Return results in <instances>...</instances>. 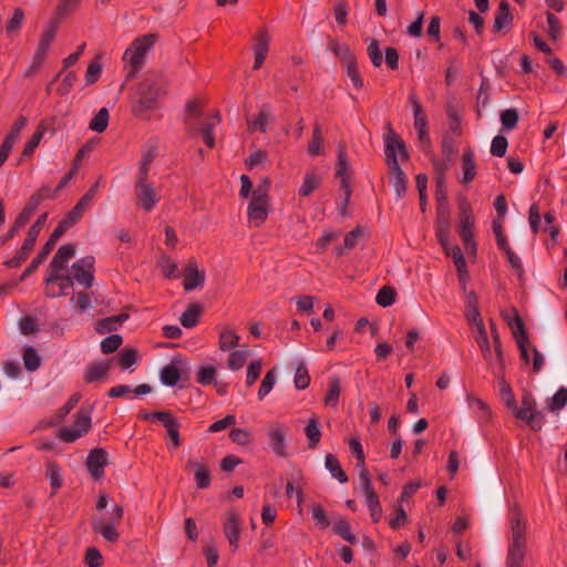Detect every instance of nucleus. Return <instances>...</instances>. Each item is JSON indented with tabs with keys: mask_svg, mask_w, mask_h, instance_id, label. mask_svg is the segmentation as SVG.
I'll return each mask as SVG.
<instances>
[{
	"mask_svg": "<svg viewBox=\"0 0 567 567\" xmlns=\"http://www.w3.org/2000/svg\"><path fill=\"white\" fill-rule=\"evenodd\" d=\"M75 255V248L71 244L62 245L50 262L44 279V295L49 298H58L68 295L73 286L68 271V262Z\"/></svg>",
	"mask_w": 567,
	"mask_h": 567,
	"instance_id": "f257e3e1",
	"label": "nucleus"
},
{
	"mask_svg": "<svg viewBox=\"0 0 567 567\" xmlns=\"http://www.w3.org/2000/svg\"><path fill=\"white\" fill-rule=\"evenodd\" d=\"M166 94V82L159 75L145 78L137 86L132 111L136 116L156 109L157 100Z\"/></svg>",
	"mask_w": 567,
	"mask_h": 567,
	"instance_id": "f03ea898",
	"label": "nucleus"
},
{
	"mask_svg": "<svg viewBox=\"0 0 567 567\" xmlns=\"http://www.w3.org/2000/svg\"><path fill=\"white\" fill-rule=\"evenodd\" d=\"M511 537L506 557V567H520L526 554L527 524L520 512L512 508L509 513Z\"/></svg>",
	"mask_w": 567,
	"mask_h": 567,
	"instance_id": "7ed1b4c3",
	"label": "nucleus"
},
{
	"mask_svg": "<svg viewBox=\"0 0 567 567\" xmlns=\"http://www.w3.org/2000/svg\"><path fill=\"white\" fill-rule=\"evenodd\" d=\"M271 212L269 183L265 181L254 190L247 207V219L251 227H260Z\"/></svg>",
	"mask_w": 567,
	"mask_h": 567,
	"instance_id": "20e7f679",
	"label": "nucleus"
},
{
	"mask_svg": "<svg viewBox=\"0 0 567 567\" xmlns=\"http://www.w3.org/2000/svg\"><path fill=\"white\" fill-rule=\"evenodd\" d=\"M123 507L118 504H114L110 511L94 515L92 517V528L106 542L115 543L120 537L117 527L123 519Z\"/></svg>",
	"mask_w": 567,
	"mask_h": 567,
	"instance_id": "39448f33",
	"label": "nucleus"
},
{
	"mask_svg": "<svg viewBox=\"0 0 567 567\" xmlns=\"http://www.w3.org/2000/svg\"><path fill=\"white\" fill-rule=\"evenodd\" d=\"M155 35L145 34L135 39L125 50L123 61L127 71V76H134L145 64L147 52L154 47Z\"/></svg>",
	"mask_w": 567,
	"mask_h": 567,
	"instance_id": "423d86ee",
	"label": "nucleus"
},
{
	"mask_svg": "<svg viewBox=\"0 0 567 567\" xmlns=\"http://www.w3.org/2000/svg\"><path fill=\"white\" fill-rule=\"evenodd\" d=\"M92 427L91 411L81 408L74 414V421L69 426H62L58 430L56 436L62 442L73 443L84 436Z\"/></svg>",
	"mask_w": 567,
	"mask_h": 567,
	"instance_id": "0eeeda50",
	"label": "nucleus"
},
{
	"mask_svg": "<svg viewBox=\"0 0 567 567\" xmlns=\"http://www.w3.org/2000/svg\"><path fill=\"white\" fill-rule=\"evenodd\" d=\"M289 426L280 421H275L268 424L266 430V437L270 451L278 457H287V437L289 434Z\"/></svg>",
	"mask_w": 567,
	"mask_h": 567,
	"instance_id": "6e6552de",
	"label": "nucleus"
},
{
	"mask_svg": "<svg viewBox=\"0 0 567 567\" xmlns=\"http://www.w3.org/2000/svg\"><path fill=\"white\" fill-rule=\"evenodd\" d=\"M48 218V214L44 213L38 217L35 223L30 227L28 231V236L23 241L21 248L17 251V254L9 259L6 265L10 268L19 267L27 258L29 257V252L33 249L37 238L43 228Z\"/></svg>",
	"mask_w": 567,
	"mask_h": 567,
	"instance_id": "1a4fd4ad",
	"label": "nucleus"
},
{
	"mask_svg": "<svg viewBox=\"0 0 567 567\" xmlns=\"http://www.w3.org/2000/svg\"><path fill=\"white\" fill-rule=\"evenodd\" d=\"M134 195L136 207L145 213H151L161 200V195L153 182L135 183Z\"/></svg>",
	"mask_w": 567,
	"mask_h": 567,
	"instance_id": "9d476101",
	"label": "nucleus"
},
{
	"mask_svg": "<svg viewBox=\"0 0 567 567\" xmlns=\"http://www.w3.org/2000/svg\"><path fill=\"white\" fill-rule=\"evenodd\" d=\"M460 236L465 245L468 254L476 252V244L474 241L473 227L475 217L468 204L463 203L460 206Z\"/></svg>",
	"mask_w": 567,
	"mask_h": 567,
	"instance_id": "9b49d317",
	"label": "nucleus"
},
{
	"mask_svg": "<svg viewBox=\"0 0 567 567\" xmlns=\"http://www.w3.org/2000/svg\"><path fill=\"white\" fill-rule=\"evenodd\" d=\"M515 416L526 421V423L534 430H542L545 419L544 415L535 408V402L529 395H524L522 399L520 408H512Z\"/></svg>",
	"mask_w": 567,
	"mask_h": 567,
	"instance_id": "f8f14e48",
	"label": "nucleus"
},
{
	"mask_svg": "<svg viewBox=\"0 0 567 567\" xmlns=\"http://www.w3.org/2000/svg\"><path fill=\"white\" fill-rule=\"evenodd\" d=\"M361 491L365 498V505L370 511L371 518L378 523L382 517V507L380 501L374 492L372 482L367 470H362L359 474Z\"/></svg>",
	"mask_w": 567,
	"mask_h": 567,
	"instance_id": "ddd939ff",
	"label": "nucleus"
},
{
	"mask_svg": "<svg viewBox=\"0 0 567 567\" xmlns=\"http://www.w3.org/2000/svg\"><path fill=\"white\" fill-rule=\"evenodd\" d=\"M492 368L493 373L497 378L498 388H499V396L501 400L504 402V404L512 409L515 408V396L512 391L511 385L505 381V378L503 375L504 371V358L502 349H496V362L493 365H489Z\"/></svg>",
	"mask_w": 567,
	"mask_h": 567,
	"instance_id": "4468645a",
	"label": "nucleus"
},
{
	"mask_svg": "<svg viewBox=\"0 0 567 567\" xmlns=\"http://www.w3.org/2000/svg\"><path fill=\"white\" fill-rule=\"evenodd\" d=\"M94 258L86 256L75 261L71 267L72 281H76L79 285L90 288L93 285L94 276Z\"/></svg>",
	"mask_w": 567,
	"mask_h": 567,
	"instance_id": "2eb2a0df",
	"label": "nucleus"
},
{
	"mask_svg": "<svg viewBox=\"0 0 567 567\" xmlns=\"http://www.w3.org/2000/svg\"><path fill=\"white\" fill-rule=\"evenodd\" d=\"M409 101L413 109L414 114V127L419 135V141L422 148L430 147L431 140L427 133V118L423 113V109L414 93L410 94Z\"/></svg>",
	"mask_w": 567,
	"mask_h": 567,
	"instance_id": "dca6fc26",
	"label": "nucleus"
},
{
	"mask_svg": "<svg viewBox=\"0 0 567 567\" xmlns=\"http://www.w3.org/2000/svg\"><path fill=\"white\" fill-rule=\"evenodd\" d=\"M385 156L390 168L394 167L395 163H399V158H408V151L404 142L395 134H389L385 136Z\"/></svg>",
	"mask_w": 567,
	"mask_h": 567,
	"instance_id": "f3484780",
	"label": "nucleus"
},
{
	"mask_svg": "<svg viewBox=\"0 0 567 567\" xmlns=\"http://www.w3.org/2000/svg\"><path fill=\"white\" fill-rule=\"evenodd\" d=\"M336 176L340 179V190L344 192L346 200L351 197V169L348 163L347 152L343 147L338 150V162L336 168Z\"/></svg>",
	"mask_w": 567,
	"mask_h": 567,
	"instance_id": "a211bd4d",
	"label": "nucleus"
},
{
	"mask_svg": "<svg viewBox=\"0 0 567 567\" xmlns=\"http://www.w3.org/2000/svg\"><path fill=\"white\" fill-rule=\"evenodd\" d=\"M472 326L476 330V341L483 352L485 360L487 361L488 365H493L496 362V352L495 353L492 352L487 332H486L485 326L483 323V320L472 323ZM494 343H495V350L497 348L501 349L499 339L497 336H495V338H494Z\"/></svg>",
	"mask_w": 567,
	"mask_h": 567,
	"instance_id": "6ab92c4d",
	"label": "nucleus"
},
{
	"mask_svg": "<svg viewBox=\"0 0 567 567\" xmlns=\"http://www.w3.org/2000/svg\"><path fill=\"white\" fill-rule=\"evenodd\" d=\"M107 464V453L103 449L92 450L86 458V467L94 480H100L104 475V468Z\"/></svg>",
	"mask_w": 567,
	"mask_h": 567,
	"instance_id": "aec40b11",
	"label": "nucleus"
},
{
	"mask_svg": "<svg viewBox=\"0 0 567 567\" xmlns=\"http://www.w3.org/2000/svg\"><path fill=\"white\" fill-rule=\"evenodd\" d=\"M327 48L340 60L343 68L357 61L354 52L346 42L334 38H329Z\"/></svg>",
	"mask_w": 567,
	"mask_h": 567,
	"instance_id": "412c9836",
	"label": "nucleus"
},
{
	"mask_svg": "<svg viewBox=\"0 0 567 567\" xmlns=\"http://www.w3.org/2000/svg\"><path fill=\"white\" fill-rule=\"evenodd\" d=\"M513 23V16L511 13L509 3L505 0L501 1L498 9L495 13L493 23V32L507 33Z\"/></svg>",
	"mask_w": 567,
	"mask_h": 567,
	"instance_id": "4be33fe9",
	"label": "nucleus"
},
{
	"mask_svg": "<svg viewBox=\"0 0 567 567\" xmlns=\"http://www.w3.org/2000/svg\"><path fill=\"white\" fill-rule=\"evenodd\" d=\"M224 534L233 547V550L238 549V543L240 537V518L236 513H230L224 522Z\"/></svg>",
	"mask_w": 567,
	"mask_h": 567,
	"instance_id": "5701e85b",
	"label": "nucleus"
},
{
	"mask_svg": "<svg viewBox=\"0 0 567 567\" xmlns=\"http://www.w3.org/2000/svg\"><path fill=\"white\" fill-rule=\"evenodd\" d=\"M270 40L271 38L266 31L260 32L256 37L255 44L252 45L255 55L254 69H259L264 64L269 50Z\"/></svg>",
	"mask_w": 567,
	"mask_h": 567,
	"instance_id": "b1692460",
	"label": "nucleus"
},
{
	"mask_svg": "<svg viewBox=\"0 0 567 567\" xmlns=\"http://www.w3.org/2000/svg\"><path fill=\"white\" fill-rule=\"evenodd\" d=\"M240 337L238 333L227 327V326H218V348L219 350L226 352L231 351L239 344Z\"/></svg>",
	"mask_w": 567,
	"mask_h": 567,
	"instance_id": "393cba45",
	"label": "nucleus"
},
{
	"mask_svg": "<svg viewBox=\"0 0 567 567\" xmlns=\"http://www.w3.org/2000/svg\"><path fill=\"white\" fill-rule=\"evenodd\" d=\"M99 187H100V182H96L95 184H93L89 188V190L79 199L76 205L68 213V215H70L73 218V220L79 221L82 218L85 208L90 206Z\"/></svg>",
	"mask_w": 567,
	"mask_h": 567,
	"instance_id": "a878e982",
	"label": "nucleus"
},
{
	"mask_svg": "<svg viewBox=\"0 0 567 567\" xmlns=\"http://www.w3.org/2000/svg\"><path fill=\"white\" fill-rule=\"evenodd\" d=\"M205 281L204 271H199L195 262L188 264L185 269L184 289L186 291L194 290L203 286Z\"/></svg>",
	"mask_w": 567,
	"mask_h": 567,
	"instance_id": "bb28decb",
	"label": "nucleus"
},
{
	"mask_svg": "<svg viewBox=\"0 0 567 567\" xmlns=\"http://www.w3.org/2000/svg\"><path fill=\"white\" fill-rule=\"evenodd\" d=\"M502 318L512 329L515 339L519 336L527 334L525 324L515 309H507L502 311Z\"/></svg>",
	"mask_w": 567,
	"mask_h": 567,
	"instance_id": "cd10ccee",
	"label": "nucleus"
},
{
	"mask_svg": "<svg viewBox=\"0 0 567 567\" xmlns=\"http://www.w3.org/2000/svg\"><path fill=\"white\" fill-rule=\"evenodd\" d=\"M110 369V363L107 361H95L90 363L84 372V380L87 383L96 382L103 379Z\"/></svg>",
	"mask_w": 567,
	"mask_h": 567,
	"instance_id": "c85d7f7f",
	"label": "nucleus"
},
{
	"mask_svg": "<svg viewBox=\"0 0 567 567\" xmlns=\"http://www.w3.org/2000/svg\"><path fill=\"white\" fill-rule=\"evenodd\" d=\"M128 319V315L120 313L101 319L96 322L95 330L100 334H105L118 329V327Z\"/></svg>",
	"mask_w": 567,
	"mask_h": 567,
	"instance_id": "c756f323",
	"label": "nucleus"
},
{
	"mask_svg": "<svg viewBox=\"0 0 567 567\" xmlns=\"http://www.w3.org/2000/svg\"><path fill=\"white\" fill-rule=\"evenodd\" d=\"M391 178L390 183L393 187L398 198H402L406 192V176L399 163L394 164L393 168H390Z\"/></svg>",
	"mask_w": 567,
	"mask_h": 567,
	"instance_id": "7c9ffc66",
	"label": "nucleus"
},
{
	"mask_svg": "<svg viewBox=\"0 0 567 567\" xmlns=\"http://www.w3.org/2000/svg\"><path fill=\"white\" fill-rule=\"evenodd\" d=\"M463 177L462 183L467 184L476 176L475 153L473 150L464 151L462 155Z\"/></svg>",
	"mask_w": 567,
	"mask_h": 567,
	"instance_id": "2f4dec72",
	"label": "nucleus"
},
{
	"mask_svg": "<svg viewBox=\"0 0 567 567\" xmlns=\"http://www.w3.org/2000/svg\"><path fill=\"white\" fill-rule=\"evenodd\" d=\"M322 184V176L313 171L307 172L303 176L302 184L299 188V195L302 197L309 196Z\"/></svg>",
	"mask_w": 567,
	"mask_h": 567,
	"instance_id": "473e14b6",
	"label": "nucleus"
},
{
	"mask_svg": "<svg viewBox=\"0 0 567 567\" xmlns=\"http://www.w3.org/2000/svg\"><path fill=\"white\" fill-rule=\"evenodd\" d=\"M42 200V197L40 194H34L31 196L29 202L23 207L22 212L17 217V227H24L29 219L32 217V215L38 209L40 203Z\"/></svg>",
	"mask_w": 567,
	"mask_h": 567,
	"instance_id": "72a5a7b5",
	"label": "nucleus"
},
{
	"mask_svg": "<svg viewBox=\"0 0 567 567\" xmlns=\"http://www.w3.org/2000/svg\"><path fill=\"white\" fill-rule=\"evenodd\" d=\"M466 402L468 404L470 410L476 415V417L481 421H488L491 417V410L488 405L481 400L480 398L467 394Z\"/></svg>",
	"mask_w": 567,
	"mask_h": 567,
	"instance_id": "f704fd0d",
	"label": "nucleus"
},
{
	"mask_svg": "<svg viewBox=\"0 0 567 567\" xmlns=\"http://www.w3.org/2000/svg\"><path fill=\"white\" fill-rule=\"evenodd\" d=\"M465 317L471 324L482 320L477 296L474 291L466 292L465 295Z\"/></svg>",
	"mask_w": 567,
	"mask_h": 567,
	"instance_id": "c9c22d12",
	"label": "nucleus"
},
{
	"mask_svg": "<svg viewBox=\"0 0 567 567\" xmlns=\"http://www.w3.org/2000/svg\"><path fill=\"white\" fill-rule=\"evenodd\" d=\"M324 466L330 472L332 477H334L339 483L344 484L348 482V475L342 470L339 460L333 454L328 453L326 455Z\"/></svg>",
	"mask_w": 567,
	"mask_h": 567,
	"instance_id": "e433bc0d",
	"label": "nucleus"
},
{
	"mask_svg": "<svg viewBox=\"0 0 567 567\" xmlns=\"http://www.w3.org/2000/svg\"><path fill=\"white\" fill-rule=\"evenodd\" d=\"M309 449H316L321 439V427L316 416H311L305 427Z\"/></svg>",
	"mask_w": 567,
	"mask_h": 567,
	"instance_id": "4c0bfd02",
	"label": "nucleus"
},
{
	"mask_svg": "<svg viewBox=\"0 0 567 567\" xmlns=\"http://www.w3.org/2000/svg\"><path fill=\"white\" fill-rule=\"evenodd\" d=\"M271 115H270V106L269 105H262L258 116L254 121H248V128L249 131H260L266 132L268 124L271 122Z\"/></svg>",
	"mask_w": 567,
	"mask_h": 567,
	"instance_id": "58836bf2",
	"label": "nucleus"
},
{
	"mask_svg": "<svg viewBox=\"0 0 567 567\" xmlns=\"http://www.w3.org/2000/svg\"><path fill=\"white\" fill-rule=\"evenodd\" d=\"M341 393V383L339 378L332 377L328 383V391L324 395V405L337 409Z\"/></svg>",
	"mask_w": 567,
	"mask_h": 567,
	"instance_id": "ea45409f",
	"label": "nucleus"
},
{
	"mask_svg": "<svg viewBox=\"0 0 567 567\" xmlns=\"http://www.w3.org/2000/svg\"><path fill=\"white\" fill-rule=\"evenodd\" d=\"M161 382L167 386H174L181 379V372L178 367L172 362L161 369L159 372Z\"/></svg>",
	"mask_w": 567,
	"mask_h": 567,
	"instance_id": "a19ab883",
	"label": "nucleus"
},
{
	"mask_svg": "<svg viewBox=\"0 0 567 567\" xmlns=\"http://www.w3.org/2000/svg\"><path fill=\"white\" fill-rule=\"evenodd\" d=\"M188 464L195 470L194 476L196 487L199 489L207 488L210 484V474L207 467L204 464L197 462H189Z\"/></svg>",
	"mask_w": 567,
	"mask_h": 567,
	"instance_id": "79ce46f5",
	"label": "nucleus"
},
{
	"mask_svg": "<svg viewBox=\"0 0 567 567\" xmlns=\"http://www.w3.org/2000/svg\"><path fill=\"white\" fill-rule=\"evenodd\" d=\"M202 312V307L197 303H193L181 316V324L184 328H194L198 322V317Z\"/></svg>",
	"mask_w": 567,
	"mask_h": 567,
	"instance_id": "37998d69",
	"label": "nucleus"
},
{
	"mask_svg": "<svg viewBox=\"0 0 567 567\" xmlns=\"http://www.w3.org/2000/svg\"><path fill=\"white\" fill-rule=\"evenodd\" d=\"M334 534L342 537L346 542L350 544H355L358 542V538L351 530V526L349 522L344 518L338 519L332 527Z\"/></svg>",
	"mask_w": 567,
	"mask_h": 567,
	"instance_id": "c03bdc74",
	"label": "nucleus"
},
{
	"mask_svg": "<svg viewBox=\"0 0 567 567\" xmlns=\"http://www.w3.org/2000/svg\"><path fill=\"white\" fill-rule=\"evenodd\" d=\"M248 355L249 351L246 349L233 350L227 360V368L231 371L240 370L246 364Z\"/></svg>",
	"mask_w": 567,
	"mask_h": 567,
	"instance_id": "a18cd8bd",
	"label": "nucleus"
},
{
	"mask_svg": "<svg viewBox=\"0 0 567 567\" xmlns=\"http://www.w3.org/2000/svg\"><path fill=\"white\" fill-rule=\"evenodd\" d=\"M277 382V373L275 369L269 370L258 389V400L262 401L274 389L275 384Z\"/></svg>",
	"mask_w": 567,
	"mask_h": 567,
	"instance_id": "49530a36",
	"label": "nucleus"
},
{
	"mask_svg": "<svg viewBox=\"0 0 567 567\" xmlns=\"http://www.w3.org/2000/svg\"><path fill=\"white\" fill-rule=\"evenodd\" d=\"M56 31H58L56 22L47 23L42 31L38 48L49 51V48L56 35Z\"/></svg>",
	"mask_w": 567,
	"mask_h": 567,
	"instance_id": "de8ad7c7",
	"label": "nucleus"
},
{
	"mask_svg": "<svg viewBox=\"0 0 567 567\" xmlns=\"http://www.w3.org/2000/svg\"><path fill=\"white\" fill-rule=\"evenodd\" d=\"M109 118V111L105 107H102L91 120L89 128L94 132L102 133L107 128Z\"/></svg>",
	"mask_w": 567,
	"mask_h": 567,
	"instance_id": "09e8293b",
	"label": "nucleus"
},
{
	"mask_svg": "<svg viewBox=\"0 0 567 567\" xmlns=\"http://www.w3.org/2000/svg\"><path fill=\"white\" fill-rule=\"evenodd\" d=\"M186 123L189 132L195 133V123L194 121L200 117V102L199 101H189L186 104Z\"/></svg>",
	"mask_w": 567,
	"mask_h": 567,
	"instance_id": "8fccbe9b",
	"label": "nucleus"
},
{
	"mask_svg": "<svg viewBox=\"0 0 567 567\" xmlns=\"http://www.w3.org/2000/svg\"><path fill=\"white\" fill-rule=\"evenodd\" d=\"M362 229L360 227H355L353 230L349 231L343 239V246L338 247L336 252L341 256L346 254L348 250H351L357 246L358 238L361 236Z\"/></svg>",
	"mask_w": 567,
	"mask_h": 567,
	"instance_id": "3c124183",
	"label": "nucleus"
},
{
	"mask_svg": "<svg viewBox=\"0 0 567 567\" xmlns=\"http://www.w3.org/2000/svg\"><path fill=\"white\" fill-rule=\"evenodd\" d=\"M436 238L441 246L443 247L445 254H450L449 245H450V221L445 219L444 221H437L436 226Z\"/></svg>",
	"mask_w": 567,
	"mask_h": 567,
	"instance_id": "603ef678",
	"label": "nucleus"
},
{
	"mask_svg": "<svg viewBox=\"0 0 567 567\" xmlns=\"http://www.w3.org/2000/svg\"><path fill=\"white\" fill-rule=\"evenodd\" d=\"M45 130H47L45 126L42 124L38 126L37 131L32 134V136L30 137V140L27 142V144L24 146L23 156H30L33 154L35 148L41 143V141L44 136Z\"/></svg>",
	"mask_w": 567,
	"mask_h": 567,
	"instance_id": "864d4df0",
	"label": "nucleus"
},
{
	"mask_svg": "<svg viewBox=\"0 0 567 567\" xmlns=\"http://www.w3.org/2000/svg\"><path fill=\"white\" fill-rule=\"evenodd\" d=\"M23 363L28 371H35L39 369L41 360L37 350L32 347H27L23 351Z\"/></svg>",
	"mask_w": 567,
	"mask_h": 567,
	"instance_id": "5fc2aeb1",
	"label": "nucleus"
},
{
	"mask_svg": "<svg viewBox=\"0 0 567 567\" xmlns=\"http://www.w3.org/2000/svg\"><path fill=\"white\" fill-rule=\"evenodd\" d=\"M47 477L50 481V484L53 489H58L62 486V474H61V467L54 463L51 462L47 465L45 471Z\"/></svg>",
	"mask_w": 567,
	"mask_h": 567,
	"instance_id": "6e6d98bb",
	"label": "nucleus"
},
{
	"mask_svg": "<svg viewBox=\"0 0 567 567\" xmlns=\"http://www.w3.org/2000/svg\"><path fill=\"white\" fill-rule=\"evenodd\" d=\"M310 513L315 524L319 528L326 529L330 525L326 511L320 504H312L310 506Z\"/></svg>",
	"mask_w": 567,
	"mask_h": 567,
	"instance_id": "4d7b16f0",
	"label": "nucleus"
},
{
	"mask_svg": "<svg viewBox=\"0 0 567 567\" xmlns=\"http://www.w3.org/2000/svg\"><path fill=\"white\" fill-rule=\"evenodd\" d=\"M216 372L214 365H202L197 370L196 380L202 385H209L213 383Z\"/></svg>",
	"mask_w": 567,
	"mask_h": 567,
	"instance_id": "13d9d810",
	"label": "nucleus"
},
{
	"mask_svg": "<svg viewBox=\"0 0 567 567\" xmlns=\"http://www.w3.org/2000/svg\"><path fill=\"white\" fill-rule=\"evenodd\" d=\"M295 386L298 390H305L310 384V375L307 367L301 363L297 367L293 378Z\"/></svg>",
	"mask_w": 567,
	"mask_h": 567,
	"instance_id": "bf43d9fd",
	"label": "nucleus"
},
{
	"mask_svg": "<svg viewBox=\"0 0 567 567\" xmlns=\"http://www.w3.org/2000/svg\"><path fill=\"white\" fill-rule=\"evenodd\" d=\"M343 69L353 87L358 91L362 90L364 83L359 72L357 61L350 65L344 66Z\"/></svg>",
	"mask_w": 567,
	"mask_h": 567,
	"instance_id": "052dcab7",
	"label": "nucleus"
},
{
	"mask_svg": "<svg viewBox=\"0 0 567 567\" xmlns=\"http://www.w3.org/2000/svg\"><path fill=\"white\" fill-rule=\"evenodd\" d=\"M262 370V361L260 359L252 360L246 371V384L251 386L260 377Z\"/></svg>",
	"mask_w": 567,
	"mask_h": 567,
	"instance_id": "680f3d73",
	"label": "nucleus"
},
{
	"mask_svg": "<svg viewBox=\"0 0 567 567\" xmlns=\"http://www.w3.org/2000/svg\"><path fill=\"white\" fill-rule=\"evenodd\" d=\"M122 344L120 334H111L101 341V351L105 354L112 353Z\"/></svg>",
	"mask_w": 567,
	"mask_h": 567,
	"instance_id": "e2e57ef3",
	"label": "nucleus"
},
{
	"mask_svg": "<svg viewBox=\"0 0 567 567\" xmlns=\"http://www.w3.org/2000/svg\"><path fill=\"white\" fill-rule=\"evenodd\" d=\"M230 440L238 445H248L251 443V434L247 429L236 427L230 431Z\"/></svg>",
	"mask_w": 567,
	"mask_h": 567,
	"instance_id": "0e129e2a",
	"label": "nucleus"
},
{
	"mask_svg": "<svg viewBox=\"0 0 567 567\" xmlns=\"http://www.w3.org/2000/svg\"><path fill=\"white\" fill-rule=\"evenodd\" d=\"M267 152L262 150L254 151L245 161V165L247 169H252L257 166H262L267 159Z\"/></svg>",
	"mask_w": 567,
	"mask_h": 567,
	"instance_id": "69168bd1",
	"label": "nucleus"
},
{
	"mask_svg": "<svg viewBox=\"0 0 567 567\" xmlns=\"http://www.w3.org/2000/svg\"><path fill=\"white\" fill-rule=\"evenodd\" d=\"M137 361V353L134 349H124L118 354V363L123 370L130 369Z\"/></svg>",
	"mask_w": 567,
	"mask_h": 567,
	"instance_id": "338daca9",
	"label": "nucleus"
},
{
	"mask_svg": "<svg viewBox=\"0 0 567 567\" xmlns=\"http://www.w3.org/2000/svg\"><path fill=\"white\" fill-rule=\"evenodd\" d=\"M567 404V389L560 388L551 398L549 409L551 411H559Z\"/></svg>",
	"mask_w": 567,
	"mask_h": 567,
	"instance_id": "774afa93",
	"label": "nucleus"
}]
</instances>
